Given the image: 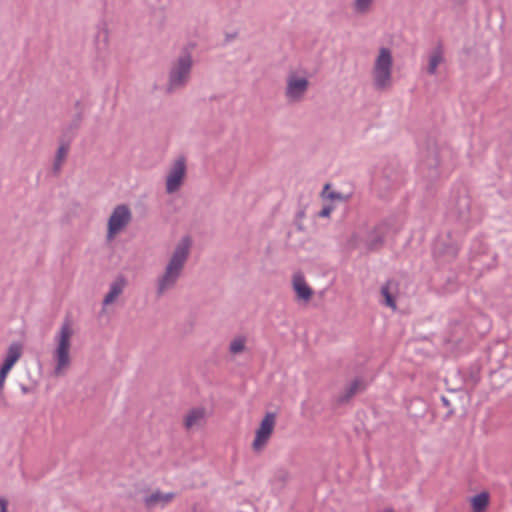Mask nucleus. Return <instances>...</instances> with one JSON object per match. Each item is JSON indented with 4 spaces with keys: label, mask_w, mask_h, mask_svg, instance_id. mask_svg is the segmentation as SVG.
Instances as JSON below:
<instances>
[{
    "label": "nucleus",
    "mask_w": 512,
    "mask_h": 512,
    "mask_svg": "<svg viewBox=\"0 0 512 512\" xmlns=\"http://www.w3.org/2000/svg\"><path fill=\"white\" fill-rule=\"evenodd\" d=\"M192 249V239L182 237L168 254L161 271L154 279V292L162 298L174 291L186 268Z\"/></svg>",
    "instance_id": "obj_1"
},
{
    "label": "nucleus",
    "mask_w": 512,
    "mask_h": 512,
    "mask_svg": "<svg viewBox=\"0 0 512 512\" xmlns=\"http://www.w3.org/2000/svg\"><path fill=\"white\" fill-rule=\"evenodd\" d=\"M76 329L73 321L66 318L53 337V348L51 351L52 376L64 377L72 366V348Z\"/></svg>",
    "instance_id": "obj_2"
},
{
    "label": "nucleus",
    "mask_w": 512,
    "mask_h": 512,
    "mask_svg": "<svg viewBox=\"0 0 512 512\" xmlns=\"http://www.w3.org/2000/svg\"><path fill=\"white\" fill-rule=\"evenodd\" d=\"M393 67L392 50L384 46L378 48L370 70L371 86L374 91L386 93L392 89L394 85Z\"/></svg>",
    "instance_id": "obj_3"
},
{
    "label": "nucleus",
    "mask_w": 512,
    "mask_h": 512,
    "mask_svg": "<svg viewBox=\"0 0 512 512\" xmlns=\"http://www.w3.org/2000/svg\"><path fill=\"white\" fill-rule=\"evenodd\" d=\"M194 59L190 52L184 51L171 63L164 86L166 94H174L184 89L190 81Z\"/></svg>",
    "instance_id": "obj_4"
},
{
    "label": "nucleus",
    "mask_w": 512,
    "mask_h": 512,
    "mask_svg": "<svg viewBox=\"0 0 512 512\" xmlns=\"http://www.w3.org/2000/svg\"><path fill=\"white\" fill-rule=\"evenodd\" d=\"M386 233L385 225L369 226L367 224L357 227L347 239L349 249L372 251L380 248Z\"/></svg>",
    "instance_id": "obj_5"
},
{
    "label": "nucleus",
    "mask_w": 512,
    "mask_h": 512,
    "mask_svg": "<svg viewBox=\"0 0 512 512\" xmlns=\"http://www.w3.org/2000/svg\"><path fill=\"white\" fill-rule=\"evenodd\" d=\"M310 88V74L301 68L290 69L284 78L283 96L290 105L302 103Z\"/></svg>",
    "instance_id": "obj_6"
},
{
    "label": "nucleus",
    "mask_w": 512,
    "mask_h": 512,
    "mask_svg": "<svg viewBox=\"0 0 512 512\" xmlns=\"http://www.w3.org/2000/svg\"><path fill=\"white\" fill-rule=\"evenodd\" d=\"M133 214L127 204L116 205L107 219L106 240L113 241L118 235L123 233L131 224Z\"/></svg>",
    "instance_id": "obj_7"
},
{
    "label": "nucleus",
    "mask_w": 512,
    "mask_h": 512,
    "mask_svg": "<svg viewBox=\"0 0 512 512\" xmlns=\"http://www.w3.org/2000/svg\"><path fill=\"white\" fill-rule=\"evenodd\" d=\"M187 177V164L184 157H178L169 166L165 175V192L169 195L177 193L184 185Z\"/></svg>",
    "instance_id": "obj_8"
},
{
    "label": "nucleus",
    "mask_w": 512,
    "mask_h": 512,
    "mask_svg": "<svg viewBox=\"0 0 512 512\" xmlns=\"http://www.w3.org/2000/svg\"><path fill=\"white\" fill-rule=\"evenodd\" d=\"M22 354L23 346L18 342L12 343L7 348L4 362L0 367V396L3 393L7 375L9 374L13 366L17 363V361L21 358Z\"/></svg>",
    "instance_id": "obj_9"
},
{
    "label": "nucleus",
    "mask_w": 512,
    "mask_h": 512,
    "mask_svg": "<svg viewBox=\"0 0 512 512\" xmlns=\"http://www.w3.org/2000/svg\"><path fill=\"white\" fill-rule=\"evenodd\" d=\"M128 285L127 279L119 275L117 276L108 286V290L103 296L102 299V309L101 313L105 314L107 312V309L114 305L121 295L124 293V290L126 289Z\"/></svg>",
    "instance_id": "obj_10"
},
{
    "label": "nucleus",
    "mask_w": 512,
    "mask_h": 512,
    "mask_svg": "<svg viewBox=\"0 0 512 512\" xmlns=\"http://www.w3.org/2000/svg\"><path fill=\"white\" fill-rule=\"evenodd\" d=\"M295 300L298 303L308 304L314 296V290L307 283L303 273L296 272L291 279Z\"/></svg>",
    "instance_id": "obj_11"
},
{
    "label": "nucleus",
    "mask_w": 512,
    "mask_h": 512,
    "mask_svg": "<svg viewBox=\"0 0 512 512\" xmlns=\"http://www.w3.org/2000/svg\"><path fill=\"white\" fill-rule=\"evenodd\" d=\"M275 428V418H263L259 428L255 432V438L252 448L255 452H260L268 443Z\"/></svg>",
    "instance_id": "obj_12"
},
{
    "label": "nucleus",
    "mask_w": 512,
    "mask_h": 512,
    "mask_svg": "<svg viewBox=\"0 0 512 512\" xmlns=\"http://www.w3.org/2000/svg\"><path fill=\"white\" fill-rule=\"evenodd\" d=\"M365 389V383L362 379H354L348 383L336 396L335 402L338 405H343L349 402L356 394Z\"/></svg>",
    "instance_id": "obj_13"
},
{
    "label": "nucleus",
    "mask_w": 512,
    "mask_h": 512,
    "mask_svg": "<svg viewBox=\"0 0 512 512\" xmlns=\"http://www.w3.org/2000/svg\"><path fill=\"white\" fill-rule=\"evenodd\" d=\"M175 497V494L172 492L163 493L159 490L152 492L151 494L145 496L144 504L147 508L152 509L155 507H164L168 503H170Z\"/></svg>",
    "instance_id": "obj_14"
},
{
    "label": "nucleus",
    "mask_w": 512,
    "mask_h": 512,
    "mask_svg": "<svg viewBox=\"0 0 512 512\" xmlns=\"http://www.w3.org/2000/svg\"><path fill=\"white\" fill-rule=\"evenodd\" d=\"M247 343L248 337L245 335L238 334L232 337L227 348L229 356L235 358L247 352Z\"/></svg>",
    "instance_id": "obj_15"
},
{
    "label": "nucleus",
    "mask_w": 512,
    "mask_h": 512,
    "mask_svg": "<svg viewBox=\"0 0 512 512\" xmlns=\"http://www.w3.org/2000/svg\"><path fill=\"white\" fill-rule=\"evenodd\" d=\"M376 0H351L350 9L357 17H365L372 13Z\"/></svg>",
    "instance_id": "obj_16"
},
{
    "label": "nucleus",
    "mask_w": 512,
    "mask_h": 512,
    "mask_svg": "<svg viewBox=\"0 0 512 512\" xmlns=\"http://www.w3.org/2000/svg\"><path fill=\"white\" fill-rule=\"evenodd\" d=\"M17 386L22 395L34 394L39 386V380L27 372L20 377Z\"/></svg>",
    "instance_id": "obj_17"
},
{
    "label": "nucleus",
    "mask_w": 512,
    "mask_h": 512,
    "mask_svg": "<svg viewBox=\"0 0 512 512\" xmlns=\"http://www.w3.org/2000/svg\"><path fill=\"white\" fill-rule=\"evenodd\" d=\"M490 502L488 492H481L470 499L473 512H485Z\"/></svg>",
    "instance_id": "obj_18"
},
{
    "label": "nucleus",
    "mask_w": 512,
    "mask_h": 512,
    "mask_svg": "<svg viewBox=\"0 0 512 512\" xmlns=\"http://www.w3.org/2000/svg\"><path fill=\"white\" fill-rule=\"evenodd\" d=\"M443 62V55L440 50L433 51L428 60L427 72L430 75H435L437 73L439 65Z\"/></svg>",
    "instance_id": "obj_19"
},
{
    "label": "nucleus",
    "mask_w": 512,
    "mask_h": 512,
    "mask_svg": "<svg viewBox=\"0 0 512 512\" xmlns=\"http://www.w3.org/2000/svg\"><path fill=\"white\" fill-rule=\"evenodd\" d=\"M321 195H322V198L325 199V200L338 201V202H345L349 198L348 195H344V194H342L340 192L333 191L331 189V185L330 184H326L324 186Z\"/></svg>",
    "instance_id": "obj_20"
},
{
    "label": "nucleus",
    "mask_w": 512,
    "mask_h": 512,
    "mask_svg": "<svg viewBox=\"0 0 512 512\" xmlns=\"http://www.w3.org/2000/svg\"><path fill=\"white\" fill-rule=\"evenodd\" d=\"M381 294L384 298V303L393 310H396V302L391 293V285L386 284L381 288Z\"/></svg>",
    "instance_id": "obj_21"
},
{
    "label": "nucleus",
    "mask_w": 512,
    "mask_h": 512,
    "mask_svg": "<svg viewBox=\"0 0 512 512\" xmlns=\"http://www.w3.org/2000/svg\"><path fill=\"white\" fill-rule=\"evenodd\" d=\"M68 148L64 145L60 146L56 152L55 160H54V170L59 171L64 163V160L67 156Z\"/></svg>",
    "instance_id": "obj_22"
},
{
    "label": "nucleus",
    "mask_w": 512,
    "mask_h": 512,
    "mask_svg": "<svg viewBox=\"0 0 512 512\" xmlns=\"http://www.w3.org/2000/svg\"><path fill=\"white\" fill-rule=\"evenodd\" d=\"M334 210V206L331 204L324 205L323 208L318 212V216L321 218H328L332 211Z\"/></svg>",
    "instance_id": "obj_23"
},
{
    "label": "nucleus",
    "mask_w": 512,
    "mask_h": 512,
    "mask_svg": "<svg viewBox=\"0 0 512 512\" xmlns=\"http://www.w3.org/2000/svg\"><path fill=\"white\" fill-rule=\"evenodd\" d=\"M199 419L200 418H186L185 421H184V427L187 430L192 429L193 427L198 425V420Z\"/></svg>",
    "instance_id": "obj_24"
},
{
    "label": "nucleus",
    "mask_w": 512,
    "mask_h": 512,
    "mask_svg": "<svg viewBox=\"0 0 512 512\" xmlns=\"http://www.w3.org/2000/svg\"><path fill=\"white\" fill-rule=\"evenodd\" d=\"M206 413H207V411L204 408H197V409L193 410L189 416H194V417L203 416Z\"/></svg>",
    "instance_id": "obj_25"
},
{
    "label": "nucleus",
    "mask_w": 512,
    "mask_h": 512,
    "mask_svg": "<svg viewBox=\"0 0 512 512\" xmlns=\"http://www.w3.org/2000/svg\"><path fill=\"white\" fill-rule=\"evenodd\" d=\"M0 512H7L6 503L0 500Z\"/></svg>",
    "instance_id": "obj_26"
},
{
    "label": "nucleus",
    "mask_w": 512,
    "mask_h": 512,
    "mask_svg": "<svg viewBox=\"0 0 512 512\" xmlns=\"http://www.w3.org/2000/svg\"><path fill=\"white\" fill-rule=\"evenodd\" d=\"M449 254L451 256H455L456 255V249L455 248L450 249Z\"/></svg>",
    "instance_id": "obj_27"
},
{
    "label": "nucleus",
    "mask_w": 512,
    "mask_h": 512,
    "mask_svg": "<svg viewBox=\"0 0 512 512\" xmlns=\"http://www.w3.org/2000/svg\"><path fill=\"white\" fill-rule=\"evenodd\" d=\"M383 512H394V511H393V509L388 508V509L384 510Z\"/></svg>",
    "instance_id": "obj_28"
},
{
    "label": "nucleus",
    "mask_w": 512,
    "mask_h": 512,
    "mask_svg": "<svg viewBox=\"0 0 512 512\" xmlns=\"http://www.w3.org/2000/svg\"><path fill=\"white\" fill-rule=\"evenodd\" d=\"M266 416H267V417H270V416H274V415H273V414H271V413H268V414H266Z\"/></svg>",
    "instance_id": "obj_29"
}]
</instances>
